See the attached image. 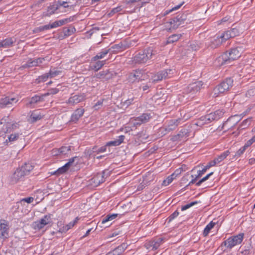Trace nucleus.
I'll return each mask as SVG.
<instances>
[{
  "label": "nucleus",
  "mask_w": 255,
  "mask_h": 255,
  "mask_svg": "<svg viewBox=\"0 0 255 255\" xmlns=\"http://www.w3.org/2000/svg\"><path fill=\"white\" fill-rule=\"evenodd\" d=\"M241 55V54L239 50L237 48H234L229 52L224 53L219 56L217 60L219 62H220L221 65H230L232 61L237 59Z\"/></svg>",
  "instance_id": "f257e3e1"
},
{
  "label": "nucleus",
  "mask_w": 255,
  "mask_h": 255,
  "mask_svg": "<svg viewBox=\"0 0 255 255\" xmlns=\"http://www.w3.org/2000/svg\"><path fill=\"white\" fill-rule=\"evenodd\" d=\"M154 53L151 48L145 49L135 55L132 58V62L134 64L145 63L149 59H151Z\"/></svg>",
  "instance_id": "f03ea898"
},
{
  "label": "nucleus",
  "mask_w": 255,
  "mask_h": 255,
  "mask_svg": "<svg viewBox=\"0 0 255 255\" xmlns=\"http://www.w3.org/2000/svg\"><path fill=\"white\" fill-rule=\"evenodd\" d=\"M203 85V83L201 81L189 84L184 90L183 97H186L187 99H192L195 94L202 88Z\"/></svg>",
  "instance_id": "7ed1b4c3"
},
{
  "label": "nucleus",
  "mask_w": 255,
  "mask_h": 255,
  "mask_svg": "<svg viewBox=\"0 0 255 255\" xmlns=\"http://www.w3.org/2000/svg\"><path fill=\"white\" fill-rule=\"evenodd\" d=\"M233 79L231 78H227L216 86L214 89V95L217 93H223L230 90L233 85Z\"/></svg>",
  "instance_id": "20e7f679"
},
{
  "label": "nucleus",
  "mask_w": 255,
  "mask_h": 255,
  "mask_svg": "<svg viewBox=\"0 0 255 255\" xmlns=\"http://www.w3.org/2000/svg\"><path fill=\"white\" fill-rule=\"evenodd\" d=\"M186 18L187 15L182 13L179 14L176 17L171 19L169 22H167V24H169L170 25L169 30L177 29L180 25L184 23Z\"/></svg>",
  "instance_id": "39448f33"
},
{
  "label": "nucleus",
  "mask_w": 255,
  "mask_h": 255,
  "mask_svg": "<svg viewBox=\"0 0 255 255\" xmlns=\"http://www.w3.org/2000/svg\"><path fill=\"white\" fill-rule=\"evenodd\" d=\"M51 214L45 215L40 221L35 222L33 225V228L35 230H40L43 229L45 226L52 222Z\"/></svg>",
  "instance_id": "423d86ee"
},
{
  "label": "nucleus",
  "mask_w": 255,
  "mask_h": 255,
  "mask_svg": "<svg viewBox=\"0 0 255 255\" xmlns=\"http://www.w3.org/2000/svg\"><path fill=\"white\" fill-rule=\"evenodd\" d=\"M162 238H156L151 241H147L144 244V247L147 250L155 251L159 248L161 244H162Z\"/></svg>",
  "instance_id": "0eeeda50"
},
{
  "label": "nucleus",
  "mask_w": 255,
  "mask_h": 255,
  "mask_svg": "<svg viewBox=\"0 0 255 255\" xmlns=\"http://www.w3.org/2000/svg\"><path fill=\"white\" fill-rule=\"evenodd\" d=\"M109 175V172L107 170H104L102 173H98L91 179L95 186H97L105 181V179Z\"/></svg>",
  "instance_id": "6e6552de"
},
{
  "label": "nucleus",
  "mask_w": 255,
  "mask_h": 255,
  "mask_svg": "<svg viewBox=\"0 0 255 255\" xmlns=\"http://www.w3.org/2000/svg\"><path fill=\"white\" fill-rule=\"evenodd\" d=\"M129 82L134 83L144 80V75L140 70H136L129 74L128 78Z\"/></svg>",
  "instance_id": "1a4fd4ad"
},
{
  "label": "nucleus",
  "mask_w": 255,
  "mask_h": 255,
  "mask_svg": "<svg viewBox=\"0 0 255 255\" xmlns=\"http://www.w3.org/2000/svg\"><path fill=\"white\" fill-rule=\"evenodd\" d=\"M244 234L240 233L236 236H234L228 239L227 247L231 249L237 245L240 244L243 241Z\"/></svg>",
  "instance_id": "9d476101"
},
{
  "label": "nucleus",
  "mask_w": 255,
  "mask_h": 255,
  "mask_svg": "<svg viewBox=\"0 0 255 255\" xmlns=\"http://www.w3.org/2000/svg\"><path fill=\"white\" fill-rule=\"evenodd\" d=\"M73 20L72 17L65 18L64 19L56 21L52 24H47L43 26L44 30H47L50 28H55L58 26H62L64 24L70 22Z\"/></svg>",
  "instance_id": "9b49d317"
},
{
  "label": "nucleus",
  "mask_w": 255,
  "mask_h": 255,
  "mask_svg": "<svg viewBox=\"0 0 255 255\" xmlns=\"http://www.w3.org/2000/svg\"><path fill=\"white\" fill-rule=\"evenodd\" d=\"M172 72V70L171 69H167L160 71L154 76V81H157L162 80L163 79L169 78L172 74V73H171Z\"/></svg>",
  "instance_id": "f8f14e48"
},
{
  "label": "nucleus",
  "mask_w": 255,
  "mask_h": 255,
  "mask_svg": "<svg viewBox=\"0 0 255 255\" xmlns=\"http://www.w3.org/2000/svg\"><path fill=\"white\" fill-rule=\"evenodd\" d=\"M8 222L5 220H0V232L1 237L3 238H7L8 235Z\"/></svg>",
  "instance_id": "ddd939ff"
},
{
  "label": "nucleus",
  "mask_w": 255,
  "mask_h": 255,
  "mask_svg": "<svg viewBox=\"0 0 255 255\" xmlns=\"http://www.w3.org/2000/svg\"><path fill=\"white\" fill-rule=\"evenodd\" d=\"M85 99V96L84 94H80L78 95H75L72 96H71L67 102H66L68 104H71L72 105H74L77 104L82 101H84Z\"/></svg>",
  "instance_id": "4468645a"
},
{
  "label": "nucleus",
  "mask_w": 255,
  "mask_h": 255,
  "mask_svg": "<svg viewBox=\"0 0 255 255\" xmlns=\"http://www.w3.org/2000/svg\"><path fill=\"white\" fill-rule=\"evenodd\" d=\"M17 100L14 98L5 97L0 100V108H4L5 107H10V105L14 102L16 103Z\"/></svg>",
  "instance_id": "2eb2a0df"
},
{
  "label": "nucleus",
  "mask_w": 255,
  "mask_h": 255,
  "mask_svg": "<svg viewBox=\"0 0 255 255\" xmlns=\"http://www.w3.org/2000/svg\"><path fill=\"white\" fill-rule=\"evenodd\" d=\"M3 126L4 128H3V130L4 133H10L19 128L18 123L16 122H7L4 124Z\"/></svg>",
  "instance_id": "dca6fc26"
},
{
  "label": "nucleus",
  "mask_w": 255,
  "mask_h": 255,
  "mask_svg": "<svg viewBox=\"0 0 255 255\" xmlns=\"http://www.w3.org/2000/svg\"><path fill=\"white\" fill-rule=\"evenodd\" d=\"M222 42V40H221L219 36H218L211 39L209 42L206 43V45L208 48L215 49L219 46Z\"/></svg>",
  "instance_id": "f3484780"
},
{
  "label": "nucleus",
  "mask_w": 255,
  "mask_h": 255,
  "mask_svg": "<svg viewBox=\"0 0 255 255\" xmlns=\"http://www.w3.org/2000/svg\"><path fill=\"white\" fill-rule=\"evenodd\" d=\"M24 176V175L19 168H17L11 176L10 182L12 184H15L22 180Z\"/></svg>",
  "instance_id": "a211bd4d"
},
{
  "label": "nucleus",
  "mask_w": 255,
  "mask_h": 255,
  "mask_svg": "<svg viewBox=\"0 0 255 255\" xmlns=\"http://www.w3.org/2000/svg\"><path fill=\"white\" fill-rule=\"evenodd\" d=\"M181 120V119L180 118L170 120L168 123V126L165 128V130L169 132L175 129L180 123Z\"/></svg>",
  "instance_id": "6ab92c4d"
},
{
  "label": "nucleus",
  "mask_w": 255,
  "mask_h": 255,
  "mask_svg": "<svg viewBox=\"0 0 255 255\" xmlns=\"http://www.w3.org/2000/svg\"><path fill=\"white\" fill-rule=\"evenodd\" d=\"M84 113V109H77L72 115L71 121L76 123L83 115Z\"/></svg>",
  "instance_id": "aec40b11"
},
{
  "label": "nucleus",
  "mask_w": 255,
  "mask_h": 255,
  "mask_svg": "<svg viewBox=\"0 0 255 255\" xmlns=\"http://www.w3.org/2000/svg\"><path fill=\"white\" fill-rule=\"evenodd\" d=\"M34 166H33L31 163H25L23 165H22L19 169L22 172L24 176L28 175L30 172L33 169Z\"/></svg>",
  "instance_id": "412c9836"
},
{
  "label": "nucleus",
  "mask_w": 255,
  "mask_h": 255,
  "mask_svg": "<svg viewBox=\"0 0 255 255\" xmlns=\"http://www.w3.org/2000/svg\"><path fill=\"white\" fill-rule=\"evenodd\" d=\"M189 135V132L188 131V129L183 128L182 129L177 135L174 136L173 139L174 140L178 139L182 140L184 138H186Z\"/></svg>",
  "instance_id": "4be33fe9"
},
{
  "label": "nucleus",
  "mask_w": 255,
  "mask_h": 255,
  "mask_svg": "<svg viewBox=\"0 0 255 255\" xmlns=\"http://www.w3.org/2000/svg\"><path fill=\"white\" fill-rule=\"evenodd\" d=\"M125 137L124 135H120L119 136V138L113 141H111L109 142H108L105 146H106V147L107 146H118L121 144L125 139Z\"/></svg>",
  "instance_id": "5701e85b"
},
{
  "label": "nucleus",
  "mask_w": 255,
  "mask_h": 255,
  "mask_svg": "<svg viewBox=\"0 0 255 255\" xmlns=\"http://www.w3.org/2000/svg\"><path fill=\"white\" fill-rule=\"evenodd\" d=\"M71 146H63L60 148H58L55 151L57 150L58 153L55 154V155H67L71 151Z\"/></svg>",
  "instance_id": "b1692460"
},
{
  "label": "nucleus",
  "mask_w": 255,
  "mask_h": 255,
  "mask_svg": "<svg viewBox=\"0 0 255 255\" xmlns=\"http://www.w3.org/2000/svg\"><path fill=\"white\" fill-rule=\"evenodd\" d=\"M42 118V116L40 114V113L38 112V111H34L32 112L29 121L31 123H35L38 120H40Z\"/></svg>",
  "instance_id": "393cba45"
},
{
  "label": "nucleus",
  "mask_w": 255,
  "mask_h": 255,
  "mask_svg": "<svg viewBox=\"0 0 255 255\" xmlns=\"http://www.w3.org/2000/svg\"><path fill=\"white\" fill-rule=\"evenodd\" d=\"M76 29L74 27L69 28L64 27L63 29V33L64 35L63 36H59V38L62 39L68 37L74 33Z\"/></svg>",
  "instance_id": "a878e982"
},
{
  "label": "nucleus",
  "mask_w": 255,
  "mask_h": 255,
  "mask_svg": "<svg viewBox=\"0 0 255 255\" xmlns=\"http://www.w3.org/2000/svg\"><path fill=\"white\" fill-rule=\"evenodd\" d=\"M208 119L207 116V115H205L204 116L201 117L200 118H199L197 121V122L195 124L197 126L201 127L205 124H207L210 123V122L208 121Z\"/></svg>",
  "instance_id": "bb28decb"
},
{
  "label": "nucleus",
  "mask_w": 255,
  "mask_h": 255,
  "mask_svg": "<svg viewBox=\"0 0 255 255\" xmlns=\"http://www.w3.org/2000/svg\"><path fill=\"white\" fill-rule=\"evenodd\" d=\"M36 66H37L36 63L35 59L30 58L29 59H28V60L26 62V63L24 64L21 66V68L23 69H25Z\"/></svg>",
  "instance_id": "cd10ccee"
},
{
  "label": "nucleus",
  "mask_w": 255,
  "mask_h": 255,
  "mask_svg": "<svg viewBox=\"0 0 255 255\" xmlns=\"http://www.w3.org/2000/svg\"><path fill=\"white\" fill-rule=\"evenodd\" d=\"M181 36V34H172L167 38V39L166 42V44H170V43H173L174 42L178 41L180 39Z\"/></svg>",
  "instance_id": "c85d7f7f"
},
{
  "label": "nucleus",
  "mask_w": 255,
  "mask_h": 255,
  "mask_svg": "<svg viewBox=\"0 0 255 255\" xmlns=\"http://www.w3.org/2000/svg\"><path fill=\"white\" fill-rule=\"evenodd\" d=\"M44 97H45V96H43V94L41 96L35 95L30 99L28 104L32 105L33 104H36L38 102L43 101H44Z\"/></svg>",
  "instance_id": "c756f323"
},
{
  "label": "nucleus",
  "mask_w": 255,
  "mask_h": 255,
  "mask_svg": "<svg viewBox=\"0 0 255 255\" xmlns=\"http://www.w3.org/2000/svg\"><path fill=\"white\" fill-rule=\"evenodd\" d=\"M216 165V162L211 161L208 163V164L201 170H199L198 171V177H201L202 175L206 171V170Z\"/></svg>",
  "instance_id": "7c9ffc66"
},
{
  "label": "nucleus",
  "mask_w": 255,
  "mask_h": 255,
  "mask_svg": "<svg viewBox=\"0 0 255 255\" xmlns=\"http://www.w3.org/2000/svg\"><path fill=\"white\" fill-rule=\"evenodd\" d=\"M230 152L229 150H227L223 153H222L221 155H219L217 158H215L213 161L216 162V164L217 163H219L223 160L225 158L227 157V156L229 154Z\"/></svg>",
  "instance_id": "2f4dec72"
},
{
  "label": "nucleus",
  "mask_w": 255,
  "mask_h": 255,
  "mask_svg": "<svg viewBox=\"0 0 255 255\" xmlns=\"http://www.w3.org/2000/svg\"><path fill=\"white\" fill-rule=\"evenodd\" d=\"M98 75H99V78L105 79L106 80L111 78L112 75L109 70L101 72L98 74Z\"/></svg>",
  "instance_id": "473e14b6"
},
{
  "label": "nucleus",
  "mask_w": 255,
  "mask_h": 255,
  "mask_svg": "<svg viewBox=\"0 0 255 255\" xmlns=\"http://www.w3.org/2000/svg\"><path fill=\"white\" fill-rule=\"evenodd\" d=\"M123 44H115L110 48L109 49L110 50V52L111 53H117L120 50H122L123 48Z\"/></svg>",
  "instance_id": "72a5a7b5"
},
{
  "label": "nucleus",
  "mask_w": 255,
  "mask_h": 255,
  "mask_svg": "<svg viewBox=\"0 0 255 255\" xmlns=\"http://www.w3.org/2000/svg\"><path fill=\"white\" fill-rule=\"evenodd\" d=\"M106 150H107V147H106V146H105V145L100 147H99L97 146H95L91 150V153H95V152L99 153L101 152H105Z\"/></svg>",
  "instance_id": "f704fd0d"
},
{
  "label": "nucleus",
  "mask_w": 255,
  "mask_h": 255,
  "mask_svg": "<svg viewBox=\"0 0 255 255\" xmlns=\"http://www.w3.org/2000/svg\"><path fill=\"white\" fill-rule=\"evenodd\" d=\"M109 52H110V50L108 49H104L102 51L98 53L95 56L93 57V59L95 60H96L99 59H102L104 58Z\"/></svg>",
  "instance_id": "c9c22d12"
},
{
  "label": "nucleus",
  "mask_w": 255,
  "mask_h": 255,
  "mask_svg": "<svg viewBox=\"0 0 255 255\" xmlns=\"http://www.w3.org/2000/svg\"><path fill=\"white\" fill-rule=\"evenodd\" d=\"M215 225V223L213 222V221H211L208 225L206 226V227L204 229V230L203 231V235L205 237L207 236L208 235L209 233L210 232V230L214 227Z\"/></svg>",
  "instance_id": "e433bc0d"
},
{
  "label": "nucleus",
  "mask_w": 255,
  "mask_h": 255,
  "mask_svg": "<svg viewBox=\"0 0 255 255\" xmlns=\"http://www.w3.org/2000/svg\"><path fill=\"white\" fill-rule=\"evenodd\" d=\"M151 117L150 114L144 113L137 118L142 123H145L147 122Z\"/></svg>",
  "instance_id": "4c0bfd02"
},
{
  "label": "nucleus",
  "mask_w": 255,
  "mask_h": 255,
  "mask_svg": "<svg viewBox=\"0 0 255 255\" xmlns=\"http://www.w3.org/2000/svg\"><path fill=\"white\" fill-rule=\"evenodd\" d=\"M13 41L11 38L6 39L1 42H0V47H7L12 45Z\"/></svg>",
  "instance_id": "58836bf2"
},
{
  "label": "nucleus",
  "mask_w": 255,
  "mask_h": 255,
  "mask_svg": "<svg viewBox=\"0 0 255 255\" xmlns=\"http://www.w3.org/2000/svg\"><path fill=\"white\" fill-rule=\"evenodd\" d=\"M68 164L66 165V164L63 166L62 167L59 168L57 171H56L54 174H56L57 175L63 174L64 173H65L69 169V167L67 166Z\"/></svg>",
  "instance_id": "ea45409f"
},
{
  "label": "nucleus",
  "mask_w": 255,
  "mask_h": 255,
  "mask_svg": "<svg viewBox=\"0 0 255 255\" xmlns=\"http://www.w3.org/2000/svg\"><path fill=\"white\" fill-rule=\"evenodd\" d=\"M222 41H226L229 39L230 38H232L231 32L230 30L226 31L223 34H222L221 36H219Z\"/></svg>",
  "instance_id": "a19ab883"
},
{
  "label": "nucleus",
  "mask_w": 255,
  "mask_h": 255,
  "mask_svg": "<svg viewBox=\"0 0 255 255\" xmlns=\"http://www.w3.org/2000/svg\"><path fill=\"white\" fill-rule=\"evenodd\" d=\"M119 214H113L112 215H108L106 217H105L102 221V224H104L106 223L108 221H111L114 219H115L116 217L118 216Z\"/></svg>",
  "instance_id": "79ce46f5"
},
{
  "label": "nucleus",
  "mask_w": 255,
  "mask_h": 255,
  "mask_svg": "<svg viewBox=\"0 0 255 255\" xmlns=\"http://www.w3.org/2000/svg\"><path fill=\"white\" fill-rule=\"evenodd\" d=\"M49 77H50L49 73H45L40 76H39V77L36 79V82L37 83H39L41 81H46Z\"/></svg>",
  "instance_id": "37998d69"
},
{
  "label": "nucleus",
  "mask_w": 255,
  "mask_h": 255,
  "mask_svg": "<svg viewBox=\"0 0 255 255\" xmlns=\"http://www.w3.org/2000/svg\"><path fill=\"white\" fill-rule=\"evenodd\" d=\"M125 247L126 245L123 244L116 248L112 252H116L117 255H120L124 251Z\"/></svg>",
  "instance_id": "c03bdc74"
},
{
  "label": "nucleus",
  "mask_w": 255,
  "mask_h": 255,
  "mask_svg": "<svg viewBox=\"0 0 255 255\" xmlns=\"http://www.w3.org/2000/svg\"><path fill=\"white\" fill-rule=\"evenodd\" d=\"M58 9V5L53 4L52 5H50L48 7L47 12L49 13V14L51 15L53 14L55 11Z\"/></svg>",
  "instance_id": "a18cd8bd"
},
{
  "label": "nucleus",
  "mask_w": 255,
  "mask_h": 255,
  "mask_svg": "<svg viewBox=\"0 0 255 255\" xmlns=\"http://www.w3.org/2000/svg\"><path fill=\"white\" fill-rule=\"evenodd\" d=\"M19 136V134L18 133H14V134H11L8 137V139H6L5 142H7V141L9 142H12L16 140Z\"/></svg>",
  "instance_id": "49530a36"
},
{
  "label": "nucleus",
  "mask_w": 255,
  "mask_h": 255,
  "mask_svg": "<svg viewBox=\"0 0 255 255\" xmlns=\"http://www.w3.org/2000/svg\"><path fill=\"white\" fill-rule=\"evenodd\" d=\"M141 0H125L124 3L126 4V8L131 7L136 2L140 1Z\"/></svg>",
  "instance_id": "de8ad7c7"
},
{
  "label": "nucleus",
  "mask_w": 255,
  "mask_h": 255,
  "mask_svg": "<svg viewBox=\"0 0 255 255\" xmlns=\"http://www.w3.org/2000/svg\"><path fill=\"white\" fill-rule=\"evenodd\" d=\"M105 63V61H98L96 62L95 65L94 66V69L96 71L99 70Z\"/></svg>",
  "instance_id": "09e8293b"
},
{
  "label": "nucleus",
  "mask_w": 255,
  "mask_h": 255,
  "mask_svg": "<svg viewBox=\"0 0 255 255\" xmlns=\"http://www.w3.org/2000/svg\"><path fill=\"white\" fill-rule=\"evenodd\" d=\"M68 3L67 1H63L62 0H58L57 2V5H58V8L59 6H63L65 8L69 7H73L74 5H69L67 4Z\"/></svg>",
  "instance_id": "8fccbe9b"
},
{
  "label": "nucleus",
  "mask_w": 255,
  "mask_h": 255,
  "mask_svg": "<svg viewBox=\"0 0 255 255\" xmlns=\"http://www.w3.org/2000/svg\"><path fill=\"white\" fill-rule=\"evenodd\" d=\"M58 92H59L58 89H57V88L51 89L48 90V92L43 94V96L46 97L49 95L55 94H57Z\"/></svg>",
  "instance_id": "3c124183"
},
{
  "label": "nucleus",
  "mask_w": 255,
  "mask_h": 255,
  "mask_svg": "<svg viewBox=\"0 0 255 255\" xmlns=\"http://www.w3.org/2000/svg\"><path fill=\"white\" fill-rule=\"evenodd\" d=\"M251 120L250 119H246L244 120L241 125L242 129L247 128L251 124Z\"/></svg>",
  "instance_id": "603ef678"
},
{
  "label": "nucleus",
  "mask_w": 255,
  "mask_h": 255,
  "mask_svg": "<svg viewBox=\"0 0 255 255\" xmlns=\"http://www.w3.org/2000/svg\"><path fill=\"white\" fill-rule=\"evenodd\" d=\"M122 10V8L121 7V6H118L117 7H115V8H113L110 11V12L108 14V15L110 16H111L114 14H115V13H116L117 12H118L119 11H121Z\"/></svg>",
  "instance_id": "864d4df0"
},
{
  "label": "nucleus",
  "mask_w": 255,
  "mask_h": 255,
  "mask_svg": "<svg viewBox=\"0 0 255 255\" xmlns=\"http://www.w3.org/2000/svg\"><path fill=\"white\" fill-rule=\"evenodd\" d=\"M214 113L215 116L216 120H218L223 116L224 112H223L222 111L217 110Z\"/></svg>",
  "instance_id": "5fc2aeb1"
},
{
  "label": "nucleus",
  "mask_w": 255,
  "mask_h": 255,
  "mask_svg": "<svg viewBox=\"0 0 255 255\" xmlns=\"http://www.w3.org/2000/svg\"><path fill=\"white\" fill-rule=\"evenodd\" d=\"M232 37H234L237 35H238L240 33V31L238 29L236 28H233L231 30H230Z\"/></svg>",
  "instance_id": "6e6d98bb"
},
{
  "label": "nucleus",
  "mask_w": 255,
  "mask_h": 255,
  "mask_svg": "<svg viewBox=\"0 0 255 255\" xmlns=\"http://www.w3.org/2000/svg\"><path fill=\"white\" fill-rule=\"evenodd\" d=\"M197 203V201H194V202H192L189 204H186L182 207L181 210L184 211V210L189 208L190 207H192V206L196 204Z\"/></svg>",
  "instance_id": "4d7b16f0"
},
{
  "label": "nucleus",
  "mask_w": 255,
  "mask_h": 255,
  "mask_svg": "<svg viewBox=\"0 0 255 255\" xmlns=\"http://www.w3.org/2000/svg\"><path fill=\"white\" fill-rule=\"evenodd\" d=\"M246 148H245V147L244 146H243L242 147H241V148H240L236 152V154L235 155V157H239L242 154H243V153L245 152V151L246 150Z\"/></svg>",
  "instance_id": "13d9d810"
},
{
  "label": "nucleus",
  "mask_w": 255,
  "mask_h": 255,
  "mask_svg": "<svg viewBox=\"0 0 255 255\" xmlns=\"http://www.w3.org/2000/svg\"><path fill=\"white\" fill-rule=\"evenodd\" d=\"M61 73V71L58 70H50L48 73L50 75V78H53L55 76L59 75Z\"/></svg>",
  "instance_id": "bf43d9fd"
},
{
  "label": "nucleus",
  "mask_w": 255,
  "mask_h": 255,
  "mask_svg": "<svg viewBox=\"0 0 255 255\" xmlns=\"http://www.w3.org/2000/svg\"><path fill=\"white\" fill-rule=\"evenodd\" d=\"M75 225L74 223L71 222L69 223L68 224L66 225L65 227H63V231L66 232L69 230L70 229L72 228Z\"/></svg>",
  "instance_id": "052dcab7"
},
{
  "label": "nucleus",
  "mask_w": 255,
  "mask_h": 255,
  "mask_svg": "<svg viewBox=\"0 0 255 255\" xmlns=\"http://www.w3.org/2000/svg\"><path fill=\"white\" fill-rule=\"evenodd\" d=\"M231 17L230 16H225L224 18H223L220 21H218V24H220L222 23L226 22L228 21H229L230 22H232Z\"/></svg>",
  "instance_id": "680f3d73"
},
{
  "label": "nucleus",
  "mask_w": 255,
  "mask_h": 255,
  "mask_svg": "<svg viewBox=\"0 0 255 255\" xmlns=\"http://www.w3.org/2000/svg\"><path fill=\"white\" fill-rule=\"evenodd\" d=\"M183 3L184 2L181 3V4L173 7L172 9H171L169 10H166L165 12L164 15L168 14V13H169L170 12H171V11H172L173 10H175L179 9L182 6V5L183 4Z\"/></svg>",
  "instance_id": "e2e57ef3"
},
{
  "label": "nucleus",
  "mask_w": 255,
  "mask_h": 255,
  "mask_svg": "<svg viewBox=\"0 0 255 255\" xmlns=\"http://www.w3.org/2000/svg\"><path fill=\"white\" fill-rule=\"evenodd\" d=\"M179 215V212L177 211H175L174 213H173L168 218V222H171L172 220H173L175 218L177 217Z\"/></svg>",
  "instance_id": "0e129e2a"
},
{
  "label": "nucleus",
  "mask_w": 255,
  "mask_h": 255,
  "mask_svg": "<svg viewBox=\"0 0 255 255\" xmlns=\"http://www.w3.org/2000/svg\"><path fill=\"white\" fill-rule=\"evenodd\" d=\"M172 181L173 180L172 178L170 177V176H169L165 180L163 181L162 185L167 186L169 185Z\"/></svg>",
  "instance_id": "69168bd1"
},
{
  "label": "nucleus",
  "mask_w": 255,
  "mask_h": 255,
  "mask_svg": "<svg viewBox=\"0 0 255 255\" xmlns=\"http://www.w3.org/2000/svg\"><path fill=\"white\" fill-rule=\"evenodd\" d=\"M46 60H48V59H47V57H45V58L39 57V58L35 59V62H36V63L37 66L39 65V64L42 63L43 62Z\"/></svg>",
  "instance_id": "338daca9"
},
{
  "label": "nucleus",
  "mask_w": 255,
  "mask_h": 255,
  "mask_svg": "<svg viewBox=\"0 0 255 255\" xmlns=\"http://www.w3.org/2000/svg\"><path fill=\"white\" fill-rule=\"evenodd\" d=\"M207 116L209 120L208 121H209L210 123L214 120H216V117H215V116L214 113H211L209 114H208V115H207Z\"/></svg>",
  "instance_id": "774afa93"
}]
</instances>
